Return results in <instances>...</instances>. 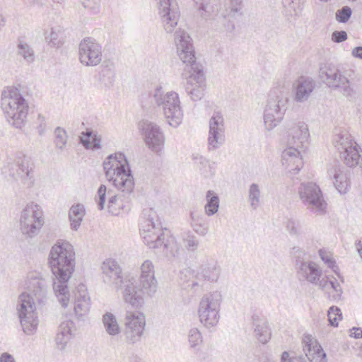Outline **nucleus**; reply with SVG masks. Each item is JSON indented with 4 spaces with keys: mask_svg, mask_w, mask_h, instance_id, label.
Instances as JSON below:
<instances>
[{
    "mask_svg": "<svg viewBox=\"0 0 362 362\" xmlns=\"http://www.w3.org/2000/svg\"><path fill=\"white\" fill-rule=\"evenodd\" d=\"M103 168L107 180L122 193L119 196L110 192L107 204L108 212L117 216L126 206L124 203L134 197V179L129 162L121 152L108 156L103 162Z\"/></svg>",
    "mask_w": 362,
    "mask_h": 362,
    "instance_id": "nucleus-1",
    "label": "nucleus"
},
{
    "mask_svg": "<svg viewBox=\"0 0 362 362\" xmlns=\"http://www.w3.org/2000/svg\"><path fill=\"white\" fill-rule=\"evenodd\" d=\"M49 278L45 274L30 272L25 282L27 292L22 293L18 300L17 313L23 332L33 334L38 325V317L35 300L41 303L46 297Z\"/></svg>",
    "mask_w": 362,
    "mask_h": 362,
    "instance_id": "nucleus-2",
    "label": "nucleus"
},
{
    "mask_svg": "<svg viewBox=\"0 0 362 362\" xmlns=\"http://www.w3.org/2000/svg\"><path fill=\"white\" fill-rule=\"evenodd\" d=\"M175 42L178 57L185 64L182 73V77L186 80L185 91L192 100H200L204 95L206 78L202 65L196 61L191 37L180 29L175 33Z\"/></svg>",
    "mask_w": 362,
    "mask_h": 362,
    "instance_id": "nucleus-3",
    "label": "nucleus"
},
{
    "mask_svg": "<svg viewBox=\"0 0 362 362\" xmlns=\"http://www.w3.org/2000/svg\"><path fill=\"white\" fill-rule=\"evenodd\" d=\"M49 264L55 279L53 290L64 308L67 307L70 293L67 282L74 271L75 252L68 242L56 243L49 252Z\"/></svg>",
    "mask_w": 362,
    "mask_h": 362,
    "instance_id": "nucleus-4",
    "label": "nucleus"
},
{
    "mask_svg": "<svg viewBox=\"0 0 362 362\" xmlns=\"http://www.w3.org/2000/svg\"><path fill=\"white\" fill-rule=\"evenodd\" d=\"M310 134L308 125L298 122L289 127L288 131L287 148L282 152V164L290 173H298L303 166L300 154L302 148L308 141Z\"/></svg>",
    "mask_w": 362,
    "mask_h": 362,
    "instance_id": "nucleus-5",
    "label": "nucleus"
},
{
    "mask_svg": "<svg viewBox=\"0 0 362 362\" xmlns=\"http://www.w3.org/2000/svg\"><path fill=\"white\" fill-rule=\"evenodd\" d=\"M1 107L11 126L22 129L25 125L29 105L18 89L8 88L2 92Z\"/></svg>",
    "mask_w": 362,
    "mask_h": 362,
    "instance_id": "nucleus-6",
    "label": "nucleus"
},
{
    "mask_svg": "<svg viewBox=\"0 0 362 362\" xmlns=\"http://www.w3.org/2000/svg\"><path fill=\"white\" fill-rule=\"evenodd\" d=\"M149 98L152 105L160 107L167 120L168 124L176 128L183 119V110L179 94L173 90L165 92L159 86L156 87L150 94Z\"/></svg>",
    "mask_w": 362,
    "mask_h": 362,
    "instance_id": "nucleus-7",
    "label": "nucleus"
},
{
    "mask_svg": "<svg viewBox=\"0 0 362 362\" xmlns=\"http://www.w3.org/2000/svg\"><path fill=\"white\" fill-rule=\"evenodd\" d=\"M144 214L146 218L141 223L140 229L144 243L150 248L160 249L162 252L168 255V248L174 244L173 240H165L164 233L162 232L154 210L146 209Z\"/></svg>",
    "mask_w": 362,
    "mask_h": 362,
    "instance_id": "nucleus-8",
    "label": "nucleus"
},
{
    "mask_svg": "<svg viewBox=\"0 0 362 362\" xmlns=\"http://www.w3.org/2000/svg\"><path fill=\"white\" fill-rule=\"evenodd\" d=\"M156 278L139 277L125 281L123 297L125 302L132 306L137 307L143 299V296L153 297L158 290Z\"/></svg>",
    "mask_w": 362,
    "mask_h": 362,
    "instance_id": "nucleus-9",
    "label": "nucleus"
},
{
    "mask_svg": "<svg viewBox=\"0 0 362 362\" xmlns=\"http://www.w3.org/2000/svg\"><path fill=\"white\" fill-rule=\"evenodd\" d=\"M33 168L31 158L22 152H17L7 158L3 173L14 180L20 179L30 186L33 182Z\"/></svg>",
    "mask_w": 362,
    "mask_h": 362,
    "instance_id": "nucleus-10",
    "label": "nucleus"
},
{
    "mask_svg": "<svg viewBox=\"0 0 362 362\" xmlns=\"http://www.w3.org/2000/svg\"><path fill=\"white\" fill-rule=\"evenodd\" d=\"M288 98L279 90L271 91L264 111L265 129L271 131L282 121L287 110Z\"/></svg>",
    "mask_w": 362,
    "mask_h": 362,
    "instance_id": "nucleus-11",
    "label": "nucleus"
},
{
    "mask_svg": "<svg viewBox=\"0 0 362 362\" xmlns=\"http://www.w3.org/2000/svg\"><path fill=\"white\" fill-rule=\"evenodd\" d=\"M321 80L329 88L339 89L343 95L349 99L356 98L358 88L344 76L335 66H325L320 70Z\"/></svg>",
    "mask_w": 362,
    "mask_h": 362,
    "instance_id": "nucleus-12",
    "label": "nucleus"
},
{
    "mask_svg": "<svg viewBox=\"0 0 362 362\" xmlns=\"http://www.w3.org/2000/svg\"><path fill=\"white\" fill-rule=\"evenodd\" d=\"M45 223L44 213L41 206L30 202L26 204L21 214L20 230L28 238L35 237Z\"/></svg>",
    "mask_w": 362,
    "mask_h": 362,
    "instance_id": "nucleus-13",
    "label": "nucleus"
},
{
    "mask_svg": "<svg viewBox=\"0 0 362 362\" xmlns=\"http://www.w3.org/2000/svg\"><path fill=\"white\" fill-rule=\"evenodd\" d=\"M221 301L222 296L218 291L209 293L202 298L198 314L200 322L206 328L213 327L218 324Z\"/></svg>",
    "mask_w": 362,
    "mask_h": 362,
    "instance_id": "nucleus-14",
    "label": "nucleus"
},
{
    "mask_svg": "<svg viewBox=\"0 0 362 362\" xmlns=\"http://www.w3.org/2000/svg\"><path fill=\"white\" fill-rule=\"evenodd\" d=\"M297 193L307 209L317 214L325 212L327 204L320 187L315 182H302L298 187Z\"/></svg>",
    "mask_w": 362,
    "mask_h": 362,
    "instance_id": "nucleus-15",
    "label": "nucleus"
},
{
    "mask_svg": "<svg viewBox=\"0 0 362 362\" xmlns=\"http://www.w3.org/2000/svg\"><path fill=\"white\" fill-rule=\"evenodd\" d=\"M139 128L146 146L152 151L160 153L163 148L165 136L160 127L154 122L143 120L139 122Z\"/></svg>",
    "mask_w": 362,
    "mask_h": 362,
    "instance_id": "nucleus-16",
    "label": "nucleus"
},
{
    "mask_svg": "<svg viewBox=\"0 0 362 362\" xmlns=\"http://www.w3.org/2000/svg\"><path fill=\"white\" fill-rule=\"evenodd\" d=\"M78 55L82 64L86 66H97L102 61V46L95 39L86 37L79 44Z\"/></svg>",
    "mask_w": 362,
    "mask_h": 362,
    "instance_id": "nucleus-17",
    "label": "nucleus"
},
{
    "mask_svg": "<svg viewBox=\"0 0 362 362\" xmlns=\"http://www.w3.org/2000/svg\"><path fill=\"white\" fill-rule=\"evenodd\" d=\"M145 327V317L140 313L127 312L125 317L126 340L134 344L140 340Z\"/></svg>",
    "mask_w": 362,
    "mask_h": 362,
    "instance_id": "nucleus-18",
    "label": "nucleus"
},
{
    "mask_svg": "<svg viewBox=\"0 0 362 362\" xmlns=\"http://www.w3.org/2000/svg\"><path fill=\"white\" fill-rule=\"evenodd\" d=\"M221 269L218 263L214 260L202 264L196 274V281L189 285L194 292H199L204 288V281L216 282L218 281Z\"/></svg>",
    "mask_w": 362,
    "mask_h": 362,
    "instance_id": "nucleus-19",
    "label": "nucleus"
},
{
    "mask_svg": "<svg viewBox=\"0 0 362 362\" xmlns=\"http://www.w3.org/2000/svg\"><path fill=\"white\" fill-rule=\"evenodd\" d=\"M208 146L209 150H215L225 142L224 119L220 112H214L209 119Z\"/></svg>",
    "mask_w": 362,
    "mask_h": 362,
    "instance_id": "nucleus-20",
    "label": "nucleus"
},
{
    "mask_svg": "<svg viewBox=\"0 0 362 362\" xmlns=\"http://www.w3.org/2000/svg\"><path fill=\"white\" fill-rule=\"evenodd\" d=\"M158 14L160 17L165 30L170 33L177 25L180 13L173 0H157Z\"/></svg>",
    "mask_w": 362,
    "mask_h": 362,
    "instance_id": "nucleus-21",
    "label": "nucleus"
},
{
    "mask_svg": "<svg viewBox=\"0 0 362 362\" xmlns=\"http://www.w3.org/2000/svg\"><path fill=\"white\" fill-rule=\"evenodd\" d=\"M297 277L300 281H307L313 285L320 284L322 272L320 267L312 261H296Z\"/></svg>",
    "mask_w": 362,
    "mask_h": 362,
    "instance_id": "nucleus-22",
    "label": "nucleus"
},
{
    "mask_svg": "<svg viewBox=\"0 0 362 362\" xmlns=\"http://www.w3.org/2000/svg\"><path fill=\"white\" fill-rule=\"evenodd\" d=\"M103 282L118 290L124 284L122 269L117 261L108 259L101 266Z\"/></svg>",
    "mask_w": 362,
    "mask_h": 362,
    "instance_id": "nucleus-23",
    "label": "nucleus"
},
{
    "mask_svg": "<svg viewBox=\"0 0 362 362\" xmlns=\"http://www.w3.org/2000/svg\"><path fill=\"white\" fill-rule=\"evenodd\" d=\"M315 88V82L310 78L300 76L294 81L292 86L293 100L303 103L308 100Z\"/></svg>",
    "mask_w": 362,
    "mask_h": 362,
    "instance_id": "nucleus-24",
    "label": "nucleus"
},
{
    "mask_svg": "<svg viewBox=\"0 0 362 362\" xmlns=\"http://www.w3.org/2000/svg\"><path fill=\"white\" fill-rule=\"evenodd\" d=\"M302 344L303 351L310 362H327V355L321 345L311 335H304Z\"/></svg>",
    "mask_w": 362,
    "mask_h": 362,
    "instance_id": "nucleus-25",
    "label": "nucleus"
},
{
    "mask_svg": "<svg viewBox=\"0 0 362 362\" xmlns=\"http://www.w3.org/2000/svg\"><path fill=\"white\" fill-rule=\"evenodd\" d=\"M328 175L334 179V185L340 194L346 193L349 187V170L334 163L332 165L327 171Z\"/></svg>",
    "mask_w": 362,
    "mask_h": 362,
    "instance_id": "nucleus-26",
    "label": "nucleus"
},
{
    "mask_svg": "<svg viewBox=\"0 0 362 362\" xmlns=\"http://www.w3.org/2000/svg\"><path fill=\"white\" fill-rule=\"evenodd\" d=\"M90 299L84 285H79L76 293L74 313L78 320L84 321L87 317L90 306Z\"/></svg>",
    "mask_w": 362,
    "mask_h": 362,
    "instance_id": "nucleus-27",
    "label": "nucleus"
},
{
    "mask_svg": "<svg viewBox=\"0 0 362 362\" xmlns=\"http://www.w3.org/2000/svg\"><path fill=\"white\" fill-rule=\"evenodd\" d=\"M253 325L255 326V335L258 341L262 344L268 341L271 337L268 322L260 319L257 315L252 316Z\"/></svg>",
    "mask_w": 362,
    "mask_h": 362,
    "instance_id": "nucleus-28",
    "label": "nucleus"
},
{
    "mask_svg": "<svg viewBox=\"0 0 362 362\" xmlns=\"http://www.w3.org/2000/svg\"><path fill=\"white\" fill-rule=\"evenodd\" d=\"M189 224L194 231L200 236L204 237L209 233V225L205 221L204 215L194 212H190Z\"/></svg>",
    "mask_w": 362,
    "mask_h": 362,
    "instance_id": "nucleus-29",
    "label": "nucleus"
},
{
    "mask_svg": "<svg viewBox=\"0 0 362 362\" xmlns=\"http://www.w3.org/2000/svg\"><path fill=\"white\" fill-rule=\"evenodd\" d=\"M115 78V68L113 62H105L99 73V80L106 87L113 85Z\"/></svg>",
    "mask_w": 362,
    "mask_h": 362,
    "instance_id": "nucleus-30",
    "label": "nucleus"
},
{
    "mask_svg": "<svg viewBox=\"0 0 362 362\" xmlns=\"http://www.w3.org/2000/svg\"><path fill=\"white\" fill-rule=\"evenodd\" d=\"M85 214L86 210L83 204H76L71 206L69 211V218L72 230H77L79 228Z\"/></svg>",
    "mask_w": 362,
    "mask_h": 362,
    "instance_id": "nucleus-31",
    "label": "nucleus"
},
{
    "mask_svg": "<svg viewBox=\"0 0 362 362\" xmlns=\"http://www.w3.org/2000/svg\"><path fill=\"white\" fill-rule=\"evenodd\" d=\"M45 40L52 47H60L64 43V30L60 26H55L45 33Z\"/></svg>",
    "mask_w": 362,
    "mask_h": 362,
    "instance_id": "nucleus-32",
    "label": "nucleus"
},
{
    "mask_svg": "<svg viewBox=\"0 0 362 362\" xmlns=\"http://www.w3.org/2000/svg\"><path fill=\"white\" fill-rule=\"evenodd\" d=\"M192 159L194 162V164L197 165L201 173L205 177H207L214 175L215 170L209 160L206 158L199 153H193L192 156Z\"/></svg>",
    "mask_w": 362,
    "mask_h": 362,
    "instance_id": "nucleus-33",
    "label": "nucleus"
},
{
    "mask_svg": "<svg viewBox=\"0 0 362 362\" xmlns=\"http://www.w3.org/2000/svg\"><path fill=\"white\" fill-rule=\"evenodd\" d=\"M318 287L324 291L329 288H332V290L335 292V293L333 295V298L334 300H339L343 293L341 286H340L339 283L333 276L331 278L329 276L322 278Z\"/></svg>",
    "mask_w": 362,
    "mask_h": 362,
    "instance_id": "nucleus-34",
    "label": "nucleus"
},
{
    "mask_svg": "<svg viewBox=\"0 0 362 362\" xmlns=\"http://www.w3.org/2000/svg\"><path fill=\"white\" fill-rule=\"evenodd\" d=\"M305 0H283L285 13L291 17H299L303 10Z\"/></svg>",
    "mask_w": 362,
    "mask_h": 362,
    "instance_id": "nucleus-35",
    "label": "nucleus"
},
{
    "mask_svg": "<svg viewBox=\"0 0 362 362\" xmlns=\"http://www.w3.org/2000/svg\"><path fill=\"white\" fill-rule=\"evenodd\" d=\"M17 55L28 64H33L35 60V54L33 47L26 42L20 40L17 45Z\"/></svg>",
    "mask_w": 362,
    "mask_h": 362,
    "instance_id": "nucleus-36",
    "label": "nucleus"
},
{
    "mask_svg": "<svg viewBox=\"0 0 362 362\" xmlns=\"http://www.w3.org/2000/svg\"><path fill=\"white\" fill-rule=\"evenodd\" d=\"M103 324L106 332L112 336H116L120 332V327L118 325L116 317L111 313L107 312L103 316Z\"/></svg>",
    "mask_w": 362,
    "mask_h": 362,
    "instance_id": "nucleus-37",
    "label": "nucleus"
},
{
    "mask_svg": "<svg viewBox=\"0 0 362 362\" xmlns=\"http://www.w3.org/2000/svg\"><path fill=\"white\" fill-rule=\"evenodd\" d=\"M206 199L205 213L209 216H213L219 209V197L214 191L209 190L206 192Z\"/></svg>",
    "mask_w": 362,
    "mask_h": 362,
    "instance_id": "nucleus-38",
    "label": "nucleus"
},
{
    "mask_svg": "<svg viewBox=\"0 0 362 362\" xmlns=\"http://www.w3.org/2000/svg\"><path fill=\"white\" fill-rule=\"evenodd\" d=\"M228 6L226 8L224 18H238L243 16V0H228Z\"/></svg>",
    "mask_w": 362,
    "mask_h": 362,
    "instance_id": "nucleus-39",
    "label": "nucleus"
},
{
    "mask_svg": "<svg viewBox=\"0 0 362 362\" xmlns=\"http://www.w3.org/2000/svg\"><path fill=\"white\" fill-rule=\"evenodd\" d=\"M261 191L256 183L250 185L248 189V200L252 209L256 210L260 205Z\"/></svg>",
    "mask_w": 362,
    "mask_h": 362,
    "instance_id": "nucleus-40",
    "label": "nucleus"
},
{
    "mask_svg": "<svg viewBox=\"0 0 362 362\" xmlns=\"http://www.w3.org/2000/svg\"><path fill=\"white\" fill-rule=\"evenodd\" d=\"M195 276L196 274H194V272L190 268L187 267L180 271L178 278L180 284L185 286L186 289H191L194 291L189 285L192 284L193 281H196Z\"/></svg>",
    "mask_w": 362,
    "mask_h": 362,
    "instance_id": "nucleus-41",
    "label": "nucleus"
},
{
    "mask_svg": "<svg viewBox=\"0 0 362 362\" xmlns=\"http://www.w3.org/2000/svg\"><path fill=\"white\" fill-rule=\"evenodd\" d=\"M187 338L190 348L194 349H197L203 341L202 333L195 327L189 330Z\"/></svg>",
    "mask_w": 362,
    "mask_h": 362,
    "instance_id": "nucleus-42",
    "label": "nucleus"
},
{
    "mask_svg": "<svg viewBox=\"0 0 362 362\" xmlns=\"http://www.w3.org/2000/svg\"><path fill=\"white\" fill-rule=\"evenodd\" d=\"M110 192L112 191L110 189L107 190L106 186L104 185H101L98 189L95 202L99 210H103L105 209L107 198V201L109 200Z\"/></svg>",
    "mask_w": 362,
    "mask_h": 362,
    "instance_id": "nucleus-43",
    "label": "nucleus"
},
{
    "mask_svg": "<svg viewBox=\"0 0 362 362\" xmlns=\"http://www.w3.org/2000/svg\"><path fill=\"white\" fill-rule=\"evenodd\" d=\"M182 243L185 248L189 252L196 251L199 245L198 238L190 232L186 233L182 238Z\"/></svg>",
    "mask_w": 362,
    "mask_h": 362,
    "instance_id": "nucleus-44",
    "label": "nucleus"
},
{
    "mask_svg": "<svg viewBox=\"0 0 362 362\" xmlns=\"http://www.w3.org/2000/svg\"><path fill=\"white\" fill-rule=\"evenodd\" d=\"M54 143L57 146L60 150H63L67 142V134L66 132L61 127H57L54 130Z\"/></svg>",
    "mask_w": 362,
    "mask_h": 362,
    "instance_id": "nucleus-45",
    "label": "nucleus"
},
{
    "mask_svg": "<svg viewBox=\"0 0 362 362\" xmlns=\"http://www.w3.org/2000/svg\"><path fill=\"white\" fill-rule=\"evenodd\" d=\"M139 277L156 278L155 267L151 261L145 260L141 264L140 267V275Z\"/></svg>",
    "mask_w": 362,
    "mask_h": 362,
    "instance_id": "nucleus-46",
    "label": "nucleus"
},
{
    "mask_svg": "<svg viewBox=\"0 0 362 362\" xmlns=\"http://www.w3.org/2000/svg\"><path fill=\"white\" fill-rule=\"evenodd\" d=\"M341 310L337 306H332L327 312L329 325L333 327L338 326L339 320L341 319Z\"/></svg>",
    "mask_w": 362,
    "mask_h": 362,
    "instance_id": "nucleus-47",
    "label": "nucleus"
},
{
    "mask_svg": "<svg viewBox=\"0 0 362 362\" xmlns=\"http://www.w3.org/2000/svg\"><path fill=\"white\" fill-rule=\"evenodd\" d=\"M81 5L91 13L95 14L100 11V0H79Z\"/></svg>",
    "mask_w": 362,
    "mask_h": 362,
    "instance_id": "nucleus-48",
    "label": "nucleus"
},
{
    "mask_svg": "<svg viewBox=\"0 0 362 362\" xmlns=\"http://www.w3.org/2000/svg\"><path fill=\"white\" fill-rule=\"evenodd\" d=\"M74 331V323L71 320L62 322L58 329V332L64 336L71 338Z\"/></svg>",
    "mask_w": 362,
    "mask_h": 362,
    "instance_id": "nucleus-49",
    "label": "nucleus"
},
{
    "mask_svg": "<svg viewBox=\"0 0 362 362\" xmlns=\"http://www.w3.org/2000/svg\"><path fill=\"white\" fill-rule=\"evenodd\" d=\"M286 228L291 235H300L302 233V225L299 220L288 219L286 222Z\"/></svg>",
    "mask_w": 362,
    "mask_h": 362,
    "instance_id": "nucleus-50",
    "label": "nucleus"
},
{
    "mask_svg": "<svg viewBox=\"0 0 362 362\" xmlns=\"http://www.w3.org/2000/svg\"><path fill=\"white\" fill-rule=\"evenodd\" d=\"M352 10L349 6H343L336 12V19L338 22L345 23L351 18Z\"/></svg>",
    "mask_w": 362,
    "mask_h": 362,
    "instance_id": "nucleus-51",
    "label": "nucleus"
},
{
    "mask_svg": "<svg viewBox=\"0 0 362 362\" xmlns=\"http://www.w3.org/2000/svg\"><path fill=\"white\" fill-rule=\"evenodd\" d=\"M319 255L322 260L327 265L328 267L333 269L334 272H336L334 267H337L336 266V262L333 259L332 257H330L328 254L320 250Z\"/></svg>",
    "mask_w": 362,
    "mask_h": 362,
    "instance_id": "nucleus-52",
    "label": "nucleus"
},
{
    "mask_svg": "<svg viewBox=\"0 0 362 362\" xmlns=\"http://www.w3.org/2000/svg\"><path fill=\"white\" fill-rule=\"evenodd\" d=\"M281 362H306L303 357H291L288 352L284 351L281 356Z\"/></svg>",
    "mask_w": 362,
    "mask_h": 362,
    "instance_id": "nucleus-53",
    "label": "nucleus"
},
{
    "mask_svg": "<svg viewBox=\"0 0 362 362\" xmlns=\"http://www.w3.org/2000/svg\"><path fill=\"white\" fill-rule=\"evenodd\" d=\"M347 39V33L344 30H336L332 34V40L334 42H342Z\"/></svg>",
    "mask_w": 362,
    "mask_h": 362,
    "instance_id": "nucleus-54",
    "label": "nucleus"
},
{
    "mask_svg": "<svg viewBox=\"0 0 362 362\" xmlns=\"http://www.w3.org/2000/svg\"><path fill=\"white\" fill-rule=\"evenodd\" d=\"M71 338L64 336L59 333L57 334L56 336V343L58 346H60V349H64L67 342L69 341Z\"/></svg>",
    "mask_w": 362,
    "mask_h": 362,
    "instance_id": "nucleus-55",
    "label": "nucleus"
},
{
    "mask_svg": "<svg viewBox=\"0 0 362 362\" xmlns=\"http://www.w3.org/2000/svg\"><path fill=\"white\" fill-rule=\"evenodd\" d=\"M0 362H16L14 357L9 353L4 352L1 354Z\"/></svg>",
    "mask_w": 362,
    "mask_h": 362,
    "instance_id": "nucleus-56",
    "label": "nucleus"
},
{
    "mask_svg": "<svg viewBox=\"0 0 362 362\" xmlns=\"http://www.w3.org/2000/svg\"><path fill=\"white\" fill-rule=\"evenodd\" d=\"M292 254L296 258V261L297 260H301L300 258H303V257L305 255L304 251H303L298 247H294L293 248Z\"/></svg>",
    "mask_w": 362,
    "mask_h": 362,
    "instance_id": "nucleus-57",
    "label": "nucleus"
},
{
    "mask_svg": "<svg viewBox=\"0 0 362 362\" xmlns=\"http://www.w3.org/2000/svg\"><path fill=\"white\" fill-rule=\"evenodd\" d=\"M350 336L358 339L362 337V329L360 327H353L350 330Z\"/></svg>",
    "mask_w": 362,
    "mask_h": 362,
    "instance_id": "nucleus-58",
    "label": "nucleus"
},
{
    "mask_svg": "<svg viewBox=\"0 0 362 362\" xmlns=\"http://www.w3.org/2000/svg\"><path fill=\"white\" fill-rule=\"evenodd\" d=\"M351 54L355 58L362 59V46L354 47L352 49Z\"/></svg>",
    "mask_w": 362,
    "mask_h": 362,
    "instance_id": "nucleus-59",
    "label": "nucleus"
},
{
    "mask_svg": "<svg viewBox=\"0 0 362 362\" xmlns=\"http://www.w3.org/2000/svg\"><path fill=\"white\" fill-rule=\"evenodd\" d=\"M81 143L83 145V146L86 148H89L91 146L90 139H88L86 136L80 137Z\"/></svg>",
    "mask_w": 362,
    "mask_h": 362,
    "instance_id": "nucleus-60",
    "label": "nucleus"
},
{
    "mask_svg": "<svg viewBox=\"0 0 362 362\" xmlns=\"http://www.w3.org/2000/svg\"><path fill=\"white\" fill-rule=\"evenodd\" d=\"M128 362H144L140 357L137 355L131 354L128 356Z\"/></svg>",
    "mask_w": 362,
    "mask_h": 362,
    "instance_id": "nucleus-61",
    "label": "nucleus"
},
{
    "mask_svg": "<svg viewBox=\"0 0 362 362\" xmlns=\"http://www.w3.org/2000/svg\"><path fill=\"white\" fill-rule=\"evenodd\" d=\"M44 120V117H42L39 126L37 127V131L40 135H42L45 131V124L42 122Z\"/></svg>",
    "mask_w": 362,
    "mask_h": 362,
    "instance_id": "nucleus-62",
    "label": "nucleus"
},
{
    "mask_svg": "<svg viewBox=\"0 0 362 362\" xmlns=\"http://www.w3.org/2000/svg\"><path fill=\"white\" fill-rule=\"evenodd\" d=\"M357 251L362 259V240H359L356 243Z\"/></svg>",
    "mask_w": 362,
    "mask_h": 362,
    "instance_id": "nucleus-63",
    "label": "nucleus"
},
{
    "mask_svg": "<svg viewBox=\"0 0 362 362\" xmlns=\"http://www.w3.org/2000/svg\"><path fill=\"white\" fill-rule=\"evenodd\" d=\"M92 131L87 129L86 132L82 133V136H86L88 139H90L92 137Z\"/></svg>",
    "mask_w": 362,
    "mask_h": 362,
    "instance_id": "nucleus-64",
    "label": "nucleus"
}]
</instances>
